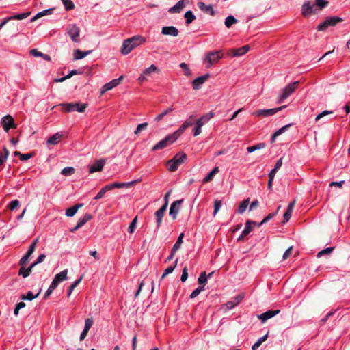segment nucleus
<instances>
[{
  "label": "nucleus",
  "mask_w": 350,
  "mask_h": 350,
  "mask_svg": "<svg viewBox=\"0 0 350 350\" xmlns=\"http://www.w3.org/2000/svg\"><path fill=\"white\" fill-rule=\"evenodd\" d=\"M145 42L146 39L139 35L128 38L122 43L121 53L123 55H128L133 49L144 44Z\"/></svg>",
  "instance_id": "f257e3e1"
},
{
  "label": "nucleus",
  "mask_w": 350,
  "mask_h": 350,
  "mask_svg": "<svg viewBox=\"0 0 350 350\" xmlns=\"http://www.w3.org/2000/svg\"><path fill=\"white\" fill-rule=\"evenodd\" d=\"M299 83V81H297L287 85L282 90V93L279 96L278 102L282 103L283 100L290 96L295 91V90L297 89Z\"/></svg>",
  "instance_id": "f03ea898"
},
{
  "label": "nucleus",
  "mask_w": 350,
  "mask_h": 350,
  "mask_svg": "<svg viewBox=\"0 0 350 350\" xmlns=\"http://www.w3.org/2000/svg\"><path fill=\"white\" fill-rule=\"evenodd\" d=\"M343 19L338 16H329L325 21L320 23L318 27V31H325L327 28L331 26H335L337 23H341Z\"/></svg>",
  "instance_id": "7ed1b4c3"
},
{
  "label": "nucleus",
  "mask_w": 350,
  "mask_h": 350,
  "mask_svg": "<svg viewBox=\"0 0 350 350\" xmlns=\"http://www.w3.org/2000/svg\"><path fill=\"white\" fill-rule=\"evenodd\" d=\"M175 142V133L167 135L162 140L159 142L152 148V151H157L159 150L163 149L171 144H172Z\"/></svg>",
  "instance_id": "20e7f679"
},
{
  "label": "nucleus",
  "mask_w": 350,
  "mask_h": 350,
  "mask_svg": "<svg viewBox=\"0 0 350 350\" xmlns=\"http://www.w3.org/2000/svg\"><path fill=\"white\" fill-rule=\"evenodd\" d=\"M172 189H170L165 195V197H164L165 203H164V204L158 211H157L156 213H155V216L157 217V226H159L161 223V221H162L164 213L166 211L167 205H168V198H169L170 193H172Z\"/></svg>",
  "instance_id": "39448f33"
},
{
  "label": "nucleus",
  "mask_w": 350,
  "mask_h": 350,
  "mask_svg": "<svg viewBox=\"0 0 350 350\" xmlns=\"http://www.w3.org/2000/svg\"><path fill=\"white\" fill-rule=\"evenodd\" d=\"M318 12V9L315 8L314 4H312L310 1H305L301 7V14L308 18L312 14H315Z\"/></svg>",
  "instance_id": "423d86ee"
},
{
  "label": "nucleus",
  "mask_w": 350,
  "mask_h": 350,
  "mask_svg": "<svg viewBox=\"0 0 350 350\" xmlns=\"http://www.w3.org/2000/svg\"><path fill=\"white\" fill-rule=\"evenodd\" d=\"M64 109L66 112H71V111H78L80 113H82L85 111L87 105L86 104H82L79 103H65L62 105Z\"/></svg>",
  "instance_id": "0eeeda50"
},
{
  "label": "nucleus",
  "mask_w": 350,
  "mask_h": 350,
  "mask_svg": "<svg viewBox=\"0 0 350 350\" xmlns=\"http://www.w3.org/2000/svg\"><path fill=\"white\" fill-rule=\"evenodd\" d=\"M286 107V105H283L277 108H273V109H259L257 111H255L252 113L253 116H261V117H267L269 116L274 115L278 111H280L284 109Z\"/></svg>",
  "instance_id": "6e6552de"
},
{
  "label": "nucleus",
  "mask_w": 350,
  "mask_h": 350,
  "mask_svg": "<svg viewBox=\"0 0 350 350\" xmlns=\"http://www.w3.org/2000/svg\"><path fill=\"white\" fill-rule=\"evenodd\" d=\"M1 124L3 126L4 131L7 133L10 131V129L16 128L14 118L10 115L5 116L1 118Z\"/></svg>",
  "instance_id": "1a4fd4ad"
},
{
  "label": "nucleus",
  "mask_w": 350,
  "mask_h": 350,
  "mask_svg": "<svg viewBox=\"0 0 350 350\" xmlns=\"http://www.w3.org/2000/svg\"><path fill=\"white\" fill-rule=\"evenodd\" d=\"M79 27L76 25H71L67 28V33L74 42H78L79 41Z\"/></svg>",
  "instance_id": "9d476101"
},
{
  "label": "nucleus",
  "mask_w": 350,
  "mask_h": 350,
  "mask_svg": "<svg viewBox=\"0 0 350 350\" xmlns=\"http://www.w3.org/2000/svg\"><path fill=\"white\" fill-rule=\"evenodd\" d=\"M38 243V239H36L33 241V243L29 246L27 252L26 254L21 258L19 261V265L23 266L25 265L27 262L28 261L29 258L31 256V254L33 253L35 248L36 247Z\"/></svg>",
  "instance_id": "9b49d317"
},
{
  "label": "nucleus",
  "mask_w": 350,
  "mask_h": 350,
  "mask_svg": "<svg viewBox=\"0 0 350 350\" xmlns=\"http://www.w3.org/2000/svg\"><path fill=\"white\" fill-rule=\"evenodd\" d=\"M223 57V53L221 51H216L210 52L206 55L207 62L209 63V66H211L217 63Z\"/></svg>",
  "instance_id": "f8f14e48"
},
{
  "label": "nucleus",
  "mask_w": 350,
  "mask_h": 350,
  "mask_svg": "<svg viewBox=\"0 0 350 350\" xmlns=\"http://www.w3.org/2000/svg\"><path fill=\"white\" fill-rule=\"evenodd\" d=\"M138 180H133L131 182H126V183H113L111 184H108L105 185V189H107V191H110L114 189L117 188H122V187H128L129 186L133 185L136 183H137Z\"/></svg>",
  "instance_id": "ddd939ff"
},
{
  "label": "nucleus",
  "mask_w": 350,
  "mask_h": 350,
  "mask_svg": "<svg viewBox=\"0 0 350 350\" xmlns=\"http://www.w3.org/2000/svg\"><path fill=\"white\" fill-rule=\"evenodd\" d=\"M122 79L123 76H120L119 78L113 79L110 82L105 83L102 88L101 94H103L118 86Z\"/></svg>",
  "instance_id": "4468645a"
},
{
  "label": "nucleus",
  "mask_w": 350,
  "mask_h": 350,
  "mask_svg": "<svg viewBox=\"0 0 350 350\" xmlns=\"http://www.w3.org/2000/svg\"><path fill=\"white\" fill-rule=\"evenodd\" d=\"M106 163L105 159H99L96 161L92 165H91L89 167L90 174H93L97 172H101L103 169V167Z\"/></svg>",
  "instance_id": "2eb2a0df"
},
{
  "label": "nucleus",
  "mask_w": 350,
  "mask_h": 350,
  "mask_svg": "<svg viewBox=\"0 0 350 350\" xmlns=\"http://www.w3.org/2000/svg\"><path fill=\"white\" fill-rule=\"evenodd\" d=\"M280 312V310H267V312L262 313L261 314H258L257 317L261 320L262 323H265L267 320L273 317L275 315L279 314Z\"/></svg>",
  "instance_id": "dca6fc26"
},
{
  "label": "nucleus",
  "mask_w": 350,
  "mask_h": 350,
  "mask_svg": "<svg viewBox=\"0 0 350 350\" xmlns=\"http://www.w3.org/2000/svg\"><path fill=\"white\" fill-rule=\"evenodd\" d=\"M210 77L208 74L200 76L192 82V87L194 90H198L201 88V85Z\"/></svg>",
  "instance_id": "f3484780"
},
{
  "label": "nucleus",
  "mask_w": 350,
  "mask_h": 350,
  "mask_svg": "<svg viewBox=\"0 0 350 350\" xmlns=\"http://www.w3.org/2000/svg\"><path fill=\"white\" fill-rule=\"evenodd\" d=\"M249 45H245L240 48L231 49L229 54L232 57H239L245 54L249 51Z\"/></svg>",
  "instance_id": "a211bd4d"
},
{
  "label": "nucleus",
  "mask_w": 350,
  "mask_h": 350,
  "mask_svg": "<svg viewBox=\"0 0 350 350\" xmlns=\"http://www.w3.org/2000/svg\"><path fill=\"white\" fill-rule=\"evenodd\" d=\"M198 8L206 14H209L211 16L215 14V12L211 5H206L204 3L200 1L198 3Z\"/></svg>",
  "instance_id": "6ab92c4d"
},
{
  "label": "nucleus",
  "mask_w": 350,
  "mask_h": 350,
  "mask_svg": "<svg viewBox=\"0 0 350 350\" xmlns=\"http://www.w3.org/2000/svg\"><path fill=\"white\" fill-rule=\"evenodd\" d=\"M243 294H239L234 297L232 300L229 301L226 303V307L228 309H232L237 305H238L243 299Z\"/></svg>",
  "instance_id": "aec40b11"
},
{
  "label": "nucleus",
  "mask_w": 350,
  "mask_h": 350,
  "mask_svg": "<svg viewBox=\"0 0 350 350\" xmlns=\"http://www.w3.org/2000/svg\"><path fill=\"white\" fill-rule=\"evenodd\" d=\"M295 204V200H293V202H291L288 204L287 210H286V211L284 214V219H283V221H282L284 224H285V223H286L287 221H289V219H290V218L291 217L292 212L293 211Z\"/></svg>",
  "instance_id": "412c9836"
},
{
  "label": "nucleus",
  "mask_w": 350,
  "mask_h": 350,
  "mask_svg": "<svg viewBox=\"0 0 350 350\" xmlns=\"http://www.w3.org/2000/svg\"><path fill=\"white\" fill-rule=\"evenodd\" d=\"M35 267V264H31L28 268H25L24 265L21 266L19 269L18 274L24 278H27L31 273L32 269Z\"/></svg>",
  "instance_id": "4be33fe9"
},
{
  "label": "nucleus",
  "mask_w": 350,
  "mask_h": 350,
  "mask_svg": "<svg viewBox=\"0 0 350 350\" xmlns=\"http://www.w3.org/2000/svg\"><path fill=\"white\" fill-rule=\"evenodd\" d=\"M62 134L60 133H56L55 134L51 136L46 141L47 144L56 145L59 142Z\"/></svg>",
  "instance_id": "5701e85b"
},
{
  "label": "nucleus",
  "mask_w": 350,
  "mask_h": 350,
  "mask_svg": "<svg viewBox=\"0 0 350 350\" xmlns=\"http://www.w3.org/2000/svg\"><path fill=\"white\" fill-rule=\"evenodd\" d=\"M83 206V204H77L70 207L69 208H68L66 210V215L67 217H72V216H74L77 213L78 209L79 208L82 207Z\"/></svg>",
  "instance_id": "b1692460"
},
{
  "label": "nucleus",
  "mask_w": 350,
  "mask_h": 350,
  "mask_svg": "<svg viewBox=\"0 0 350 350\" xmlns=\"http://www.w3.org/2000/svg\"><path fill=\"white\" fill-rule=\"evenodd\" d=\"M252 230V226H251V222H246L245 229L243 230L241 234L238 238L237 241H243L245 236H247Z\"/></svg>",
  "instance_id": "393cba45"
},
{
  "label": "nucleus",
  "mask_w": 350,
  "mask_h": 350,
  "mask_svg": "<svg viewBox=\"0 0 350 350\" xmlns=\"http://www.w3.org/2000/svg\"><path fill=\"white\" fill-rule=\"evenodd\" d=\"M92 218L91 214H85L83 217H80L77 224V228H81L84 226L88 221Z\"/></svg>",
  "instance_id": "a878e982"
},
{
  "label": "nucleus",
  "mask_w": 350,
  "mask_h": 350,
  "mask_svg": "<svg viewBox=\"0 0 350 350\" xmlns=\"http://www.w3.org/2000/svg\"><path fill=\"white\" fill-rule=\"evenodd\" d=\"M219 170L218 167H214L203 179V183H207L211 182L213 179L215 175L217 174L219 172Z\"/></svg>",
  "instance_id": "bb28decb"
},
{
  "label": "nucleus",
  "mask_w": 350,
  "mask_h": 350,
  "mask_svg": "<svg viewBox=\"0 0 350 350\" xmlns=\"http://www.w3.org/2000/svg\"><path fill=\"white\" fill-rule=\"evenodd\" d=\"M187 156L183 152L176 153V168L180 164H183L187 161Z\"/></svg>",
  "instance_id": "cd10ccee"
},
{
  "label": "nucleus",
  "mask_w": 350,
  "mask_h": 350,
  "mask_svg": "<svg viewBox=\"0 0 350 350\" xmlns=\"http://www.w3.org/2000/svg\"><path fill=\"white\" fill-rule=\"evenodd\" d=\"M31 55L34 57H40L46 61H51V57L47 54H44L40 51H38L37 49H33L30 51Z\"/></svg>",
  "instance_id": "c85d7f7f"
},
{
  "label": "nucleus",
  "mask_w": 350,
  "mask_h": 350,
  "mask_svg": "<svg viewBox=\"0 0 350 350\" xmlns=\"http://www.w3.org/2000/svg\"><path fill=\"white\" fill-rule=\"evenodd\" d=\"M91 53V51H82L79 49H76L74 51V57L75 59H81L84 58L86 55L90 54Z\"/></svg>",
  "instance_id": "c756f323"
},
{
  "label": "nucleus",
  "mask_w": 350,
  "mask_h": 350,
  "mask_svg": "<svg viewBox=\"0 0 350 350\" xmlns=\"http://www.w3.org/2000/svg\"><path fill=\"white\" fill-rule=\"evenodd\" d=\"M67 273H68V270L64 269V270L62 271L60 273L56 274L53 279H55L56 281H57L59 283H60L61 282L67 280Z\"/></svg>",
  "instance_id": "7c9ffc66"
},
{
  "label": "nucleus",
  "mask_w": 350,
  "mask_h": 350,
  "mask_svg": "<svg viewBox=\"0 0 350 350\" xmlns=\"http://www.w3.org/2000/svg\"><path fill=\"white\" fill-rule=\"evenodd\" d=\"M267 145L264 142L258 143L254 146H249L247 148V151L249 153H252L257 150H260L266 148Z\"/></svg>",
  "instance_id": "2f4dec72"
},
{
  "label": "nucleus",
  "mask_w": 350,
  "mask_h": 350,
  "mask_svg": "<svg viewBox=\"0 0 350 350\" xmlns=\"http://www.w3.org/2000/svg\"><path fill=\"white\" fill-rule=\"evenodd\" d=\"M161 33L163 35H170L175 36V27L174 26H166L162 28Z\"/></svg>",
  "instance_id": "473e14b6"
},
{
  "label": "nucleus",
  "mask_w": 350,
  "mask_h": 350,
  "mask_svg": "<svg viewBox=\"0 0 350 350\" xmlns=\"http://www.w3.org/2000/svg\"><path fill=\"white\" fill-rule=\"evenodd\" d=\"M53 10H54V8H49V9L44 10H43L42 12H40L35 16H33L31 19V21L33 22L36 19H37V18H38L40 17H42V16H44V15L51 14L53 12Z\"/></svg>",
  "instance_id": "72a5a7b5"
},
{
  "label": "nucleus",
  "mask_w": 350,
  "mask_h": 350,
  "mask_svg": "<svg viewBox=\"0 0 350 350\" xmlns=\"http://www.w3.org/2000/svg\"><path fill=\"white\" fill-rule=\"evenodd\" d=\"M184 17L185 18L186 25L191 24L196 19V16L190 10L185 12Z\"/></svg>",
  "instance_id": "f704fd0d"
},
{
  "label": "nucleus",
  "mask_w": 350,
  "mask_h": 350,
  "mask_svg": "<svg viewBox=\"0 0 350 350\" xmlns=\"http://www.w3.org/2000/svg\"><path fill=\"white\" fill-rule=\"evenodd\" d=\"M329 4L327 0H315L314 6L318 9V12Z\"/></svg>",
  "instance_id": "c9c22d12"
},
{
  "label": "nucleus",
  "mask_w": 350,
  "mask_h": 350,
  "mask_svg": "<svg viewBox=\"0 0 350 350\" xmlns=\"http://www.w3.org/2000/svg\"><path fill=\"white\" fill-rule=\"evenodd\" d=\"M173 108L172 107H168L167 109L164 110L163 111H162L161 113H160L159 114H158L155 118H154V121L155 122H159L160 120H161L164 116H165L167 114H168L170 112H172L173 111Z\"/></svg>",
  "instance_id": "e433bc0d"
},
{
  "label": "nucleus",
  "mask_w": 350,
  "mask_h": 350,
  "mask_svg": "<svg viewBox=\"0 0 350 350\" xmlns=\"http://www.w3.org/2000/svg\"><path fill=\"white\" fill-rule=\"evenodd\" d=\"M213 116V113L210 112L202 116L200 118L197 120L198 123H201L203 126L206 122H207Z\"/></svg>",
  "instance_id": "4c0bfd02"
},
{
  "label": "nucleus",
  "mask_w": 350,
  "mask_h": 350,
  "mask_svg": "<svg viewBox=\"0 0 350 350\" xmlns=\"http://www.w3.org/2000/svg\"><path fill=\"white\" fill-rule=\"evenodd\" d=\"M39 294H40V292H38L36 295H33V293L31 291H28L26 295H21V299L22 300L31 301L33 299L38 297Z\"/></svg>",
  "instance_id": "58836bf2"
},
{
  "label": "nucleus",
  "mask_w": 350,
  "mask_h": 350,
  "mask_svg": "<svg viewBox=\"0 0 350 350\" xmlns=\"http://www.w3.org/2000/svg\"><path fill=\"white\" fill-rule=\"evenodd\" d=\"M249 202H250L249 198L243 200L238 208V213H241V214L244 213L247 207L248 206Z\"/></svg>",
  "instance_id": "ea45409f"
},
{
  "label": "nucleus",
  "mask_w": 350,
  "mask_h": 350,
  "mask_svg": "<svg viewBox=\"0 0 350 350\" xmlns=\"http://www.w3.org/2000/svg\"><path fill=\"white\" fill-rule=\"evenodd\" d=\"M190 0H180L176 3V12H180L187 4Z\"/></svg>",
  "instance_id": "a19ab883"
},
{
  "label": "nucleus",
  "mask_w": 350,
  "mask_h": 350,
  "mask_svg": "<svg viewBox=\"0 0 350 350\" xmlns=\"http://www.w3.org/2000/svg\"><path fill=\"white\" fill-rule=\"evenodd\" d=\"M191 124H192L191 122H188V121L185 122L182 124V126L178 130H176V138L178 137V136L180 135L188 126H189Z\"/></svg>",
  "instance_id": "79ce46f5"
},
{
  "label": "nucleus",
  "mask_w": 350,
  "mask_h": 350,
  "mask_svg": "<svg viewBox=\"0 0 350 350\" xmlns=\"http://www.w3.org/2000/svg\"><path fill=\"white\" fill-rule=\"evenodd\" d=\"M267 339V334L258 338V340L252 347V349L256 350L261 345V344L263 342H265Z\"/></svg>",
  "instance_id": "37998d69"
},
{
  "label": "nucleus",
  "mask_w": 350,
  "mask_h": 350,
  "mask_svg": "<svg viewBox=\"0 0 350 350\" xmlns=\"http://www.w3.org/2000/svg\"><path fill=\"white\" fill-rule=\"evenodd\" d=\"M29 14L30 12H25L18 14H14L13 16H10V18L11 20H23L27 18L29 16Z\"/></svg>",
  "instance_id": "c03bdc74"
},
{
  "label": "nucleus",
  "mask_w": 350,
  "mask_h": 350,
  "mask_svg": "<svg viewBox=\"0 0 350 350\" xmlns=\"http://www.w3.org/2000/svg\"><path fill=\"white\" fill-rule=\"evenodd\" d=\"M238 21L233 16H228L226 17L225 20V25L229 28L233 24L237 23Z\"/></svg>",
  "instance_id": "a18cd8bd"
},
{
  "label": "nucleus",
  "mask_w": 350,
  "mask_h": 350,
  "mask_svg": "<svg viewBox=\"0 0 350 350\" xmlns=\"http://www.w3.org/2000/svg\"><path fill=\"white\" fill-rule=\"evenodd\" d=\"M158 71H159L158 68L156 66H154V64H152L150 66H149L148 68H146L144 70V74L146 75H150L152 73L156 72Z\"/></svg>",
  "instance_id": "49530a36"
},
{
  "label": "nucleus",
  "mask_w": 350,
  "mask_h": 350,
  "mask_svg": "<svg viewBox=\"0 0 350 350\" xmlns=\"http://www.w3.org/2000/svg\"><path fill=\"white\" fill-rule=\"evenodd\" d=\"M75 171V170L72 167H66L62 170L61 174L64 176H68L74 174Z\"/></svg>",
  "instance_id": "de8ad7c7"
},
{
  "label": "nucleus",
  "mask_w": 350,
  "mask_h": 350,
  "mask_svg": "<svg viewBox=\"0 0 350 350\" xmlns=\"http://www.w3.org/2000/svg\"><path fill=\"white\" fill-rule=\"evenodd\" d=\"M174 269H175V264L174 265L170 266L167 268H166L164 270V271L161 277V279H160L161 281H162L167 275H169L170 273H172L174 271Z\"/></svg>",
  "instance_id": "09e8293b"
},
{
  "label": "nucleus",
  "mask_w": 350,
  "mask_h": 350,
  "mask_svg": "<svg viewBox=\"0 0 350 350\" xmlns=\"http://www.w3.org/2000/svg\"><path fill=\"white\" fill-rule=\"evenodd\" d=\"M8 155H9V151L5 147H4L3 148V153L0 152V165H2L5 161Z\"/></svg>",
  "instance_id": "8fccbe9b"
},
{
  "label": "nucleus",
  "mask_w": 350,
  "mask_h": 350,
  "mask_svg": "<svg viewBox=\"0 0 350 350\" xmlns=\"http://www.w3.org/2000/svg\"><path fill=\"white\" fill-rule=\"evenodd\" d=\"M334 249V247H327L326 249H324V250L320 251L319 252H318V254H317V257L320 258L323 255H329L332 252Z\"/></svg>",
  "instance_id": "3c124183"
},
{
  "label": "nucleus",
  "mask_w": 350,
  "mask_h": 350,
  "mask_svg": "<svg viewBox=\"0 0 350 350\" xmlns=\"http://www.w3.org/2000/svg\"><path fill=\"white\" fill-rule=\"evenodd\" d=\"M66 10H70L75 8V5L71 0H62Z\"/></svg>",
  "instance_id": "603ef678"
},
{
  "label": "nucleus",
  "mask_w": 350,
  "mask_h": 350,
  "mask_svg": "<svg viewBox=\"0 0 350 350\" xmlns=\"http://www.w3.org/2000/svg\"><path fill=\"white\" fill-rule=\"evenodd\" d=\"M180 67L185 76L191 75V70L187 64L181 63Z\"/></svg>",
  "instance_id": "864d4df0"
},
{
  "label": "nucleus",
  "mask_w": 350,
  "mask_h": 350,
  "mask_svg": "<svg viewBox=\"0 0 350 350\" xmlns=\"http://www.w3.org/2000/svg\"><path fill=\"white\" fill-rule=\"evenodd\" d=\"M148 126V123L147 122H144V123H141L139 124H138L137 127L136 128L135 131H134V133L137 135H138L140 132L142 131V130H144L147 128Z\"/></svg>",
  "instance_id": "5fc2aeb1"
},
{
  "label": "nucleus",
  "mask_w": 350,
  "mask_h": 350,
  "mask_svg": "<svg viewBox=\"0 0 350 350\" xmlns=\"http://www.w3.org/2000/svg\"><path fill=\"white\" fill-rule=\"evenodd\" d=\"M137 217H135L133 221H131V223L130 224L129 226V228H128V232L131 234L133 233L135 228H136V226H137Z\"/></svg>",
  "instance_id": "6e6d98bb"
},
{
  "label": "nucleus",
  "mask_w": 350,
  "mask_h": 350,
  "mask_svg": "<svg viewBox=\"0 0 350 350\" xmlns=\"http://www.w3.org/2000/svg\"><path fill=\"white\" fill-rule=\"evenodd\" d=\"M82 278H80L79 280H75L72 283V284L70 286L68 291V295L70 296L72 292V291L75 289V287L80 283L81 281Z\"/></svg>",
  "instance_id": "4d7b16f0"
},
{
  "label": "nucleus",
  "mask_w": 350,
  "mask_h": 350,
  "mask_svg": "<svg viewBox=\"0 0 350 350\" xmlns=\"http://www.w3.org/2000/svg\"><path fill=\"white\" fill-rule=\"evenodd\" d=\"M198 282L200 284H205L207 282V275L206 272L204 271L200 273V277L198 278Z\"/></svg>",
  "instance_id": "13d9d810"
},
{
  "label": "nucleus",
  "mask_w": 350,
  "mask_h": 350,
  "mask_svg": "<svg viewBox=\"0 0 350 350\" xmlns=\"http://www.w3.org/2000/svg\"><path fill=\"white\" fill-rule=\"evenodd\" d=\"M204 288V286H200L195 289L190 295V298L193 299L196 297Z\"/></svg>",
  "instance_id": "bf43d9fd"
},
{
  "label": "nucleus",
  "mask_w": 350,
  "mask_h": 350,
  "mask_svg": "<svg viewBox=\"0 0 350 350\" xmlns=\"http://www.w3.org/2000/svg\"><path fill=\"white\" fill-rule=\"evenodd\" d=\"M221 206V201L216 200L214 203L213 215H215Z\"/></svg>",
  "instance_id": "052dcab7"
},
{
  "label": "nucleus",
  "mask_w": 350,
  "mask_h": 350,
  "mask_svg": "<svg viewBox=\"0 0 350 350\" xmlns=\"http://www.w3.org/2000/svg\"><path fill=\"white\" fill-rule=\"evenodd\" d=\"M19 204L20 202L18 200H14L10 202L8 207L11 211H14L16 208H17L19 206Z\"/></svg>",
  "instance_id": "680f3d73"
},
{
  "label": "nucleus",
  "mask_w": 350,
  "mask_h": 350,
  "mask_svg": "<svg viewBox=\"0 0 350 350\" xmlns=\"http://www.w3.org/2000/svg\"><path fill=\"white\" fill-rule=\"evenodd\" d=\"M107 191H108L107 190V189H105V187H103L99 191V192L97 193V195L94 197V199L99 200V199L103 198V196H105V194L106 193Z\"/></svg>",
  "instance_id": "e2e57ef3"
},
{
  "label": "nucleus",
  "mask_w": 350,
  "mask_h": 350,
  "mask_svg": "<svg viewBox=\"0 0 350 350\" xmlns=\"http://www.w3.org/2000/svg\"><path fill=\"white\" fill-rule=\"evenodd\" d=\"M291 126V124H287L280 128L276 132H275V136L280 135L282 133H284Z\"/></svg>",
  "instance_id": "0e129e2a"
},
{
  "label": "nucleus",
  "mask_w": 350,
  "mask_h": 350,
  "mask_svg": "<svg viewBox=\"0 0 350 350\" xmlns=\"http://www.w3.org/2000/svg\"><path fill=\"white\" fill-rule=\"evenodd\" d=\"M92 325H93V320L90 318L86 319L85 321L84 329L89 331L90 329L91 328V327L92 326Z\"/></svg>",
  "instance_id": "69168bd1"
},
{
  "label": "nucleus",
  "mask_w": 350,
  "mask_h": 350,
  "mask_svg": "<svg viewBox=\"0 0 350 350\" xmlns=\"http://www.w3.org/2000/svg\"><path fill=\"white\" fill-rule=\"evenodd\" d=\"M293 251V247H288L284 253L283 254V260L287 259L291 254Z\"/></svg>",
  "instance_id": "338daca9"
},
{
  "label": "nucleus",
  "mask_w": 350,
  "mask_h": 350,
  "mask_svg": "<svg viewBox=\"0 0 350 350\" xmlns=\"http://www.w3.org/2000/svg\"><path fill=\"white\" fill-rule=\"evenodd\" d=\"M33 154L32 153H27V154H20V160L21 161H26V160H28L29 159H31L32 157H33Z\"/></svg>",
  "instance_id": "774afa93"
}]
</instances>
